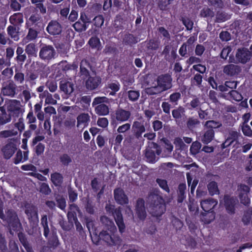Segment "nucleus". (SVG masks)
Here are the masks:
<instances>
[{
    "mask_svg": "<svg viewBox=\"0 0 252 252\" xmlns=\"http://www.w3.org/2000/svg\"><path fill=\"white\" fill-rule=\"evenodd\" d=\"M158 190L150 192L147 197L148 211L151 216L159 219L166 211V205L162 196L159 194Z\"/></svg>",
    "mask_w": 252,
    "mask_h": 252,
    "instance_id": "f257e3e1",
    "label": "nucleus"
},
{
    "mask_svg": "<svg viewBox=\"0 0 252 252\" xmlns=\"http://www.w3.org/2000/svg\"><path fill=\"white\" fill-rule=\"evenodd\" d=\"M149 126V122L145 121L142 115L138 114L131 126V130L133 138L139 142H143L144 140L142 135L146 132L147 127Z\"/></svg>",
    "mask_w": 252,
    "mask_h": 252,
    "instance_id": "f03ea898",
    "label": "nucleus"
},
{
    "mask_svg": "<svg viewBox=\"0 0 252 252\" xmlns=\"http://www.w3.org/2000/svg\"><path fill=\"white\" fill-rule=\"evenodd\" d=\"M116 231L117 229L111 231L109 228L103 229L99 233H97V236H94L97 239L95 242L92 237V241L96 245L98 244V242L99 240L103 241L107 245L111 246L119 245L121 240L119 236L115 234Z\"/></svg>",
    "mask_w": 252,
    "mask_h": 252,
    "instance_id": "7ed1b4c3",
    "label": "nucleus"
},
{
    "mask_svg": "<svg viewBox=\"0 0 252 252\" xmlns=\"http://www.w3.org/2000/svg\"><path fill=\"white\" fill-rule=\"evenodd\" d=\"M131 115L130 111L118 107L111 114V125L115 127L118 125L127 121Z\"/></svg>",
    "mask_w": 252,
    "mask_h": 252,
    "instance_id": "20e7f679",
    "label": "nucleus"
},
{
    "mask_svg": "<svg viewBox=\"0 0 252 252\" xmlns=\"http://www.w3.org/2000/svg\"><path fill=\"white\" fill-rule=\"evenodd\" d=\"M161 153L160 146L157 143L151 142L149 144L145 150L146 161L150 163H155L158 159L156 155L159 156Z\"/></svg>",
    "mask_w": 252,
    "mask_h": 252,
    "instance_id": "39448f33",
    "label": "nucleus"
},
{
    "mask_svg": "<svg viewBox=\"0 0 252 252\" xmlns=\"http://www.w3.org/2000/svg\"><path fill=\"white\" fill-rule=\"evenodd\" d=\"M172 79L169 74H164L159 75L157 78V84L161 91L164 92L172 87Z\"/></svg>",
    "mask_w": 252,
    "mask_h": 252,
    "instance_id": "423d86ee",
    "label": "nucleus"
},
{
    "mask_svg": "<svg viewBox=\"0 0 252 252\" xmlns=\"http://www.w3.org/2000/svg\"><path fill=\"white\" fill-rule=\"evenodd\" d=\"M224 206L226 212L229 214H234L235 212V207L239 201L237 197L225 194L223 197Z\"/></svg>",
    "mask_w": 252,
    "mask_h": 252,
    "instance_id": "0eeeda50",
    "label": "nucleus"
},
{
    "mask_svg": "<svg viewBox=\"0 0 252 252\" xmlns=\"http://www.w3.org/2000/svg\"><path fill=\"white\" fill-rule=\"evenodd\" d=\"M56 53L54 48L52 45H43L40 49L39 56L45 61H50L55 58Z\"/></svg>",
    "mask_w": 252,
    "mask_h": 252,
    "instance_id": "6e6552de",
    "label": "nucleus"
},
{
    "mask_svg": "<svg viewBox=\"0 0 252 252\" xmlns=\"http://www.w3.org/2000/svg\"><path fill=\"white\" fill-rule=\"evenodd\" d=\"M7 249L6 241L5 237L0 234V252H20L17 244L13 240H10ZM22 252H25L22 250Z\"/></svg>",
    "mask_w": 252,
    "mask_h": 252,
    "instance_id": "1a4fd4ad",
    "label": "nucleus"
},
{
    "mask_svg": "<svg viewBox=\"0 0 252 252\" xmlns=\"http://www.w3.org/2000/svg\"><path fill=\"white\" fill-rule=\"evenodd\" d=\"M17 150V144L14 140H10L1 148L3 158L10 159Z\"/></svg>",
    "mask_w": 252,
    "mask_h": 252,
    "instance_id": "9d476101",
    "label": "nucleus"
},
{
    "mask_svg": "<svg viewBox=\"0 0 252 252\" xmlns=\"http://www.w3.org/2000/svg\"><path fill=\"white\" fill-rule=\"evenodd\" d=\"M91 22L90 18L88 17L85 13H81L79 19L74 24L73 27L77 32L85 31Z\"/></svg>",
    "mask_w": 252,
    "mask_h": 252,
    "instance_id": "9b49d317",
    "label": "nucleus"
},
{
    "mask_svg": "<svg viewBox=\"0 0 252 252\" xmlns=\"http://www.w3.org/2000/svg\"><path fill=\"white\" fill-rule=\"evenodd\" d=\"M114 199L118 204L126 205L128 203V198L124 190L120 188H116L114 190Z\"/></svg>",
    "mask_w": 252,
    "mask_h": 252,
    "instance_id": "f8f14e48",
    "label": "nucleus"
},
{
    "mask_svg": "<svg viewBox=\"0 0 252 252\" xmlns=\"http://www.w3.org/2000/svg\"><path fill=\"white\" fill-rule=\"evenodd\" d=\"M85 81L86 88L89 91H93L96 89L101 82V79L99 76L94 74V76H90Z\"/></svg>",
    "mask_w": 252,
    "mask_h": 252,
    "instance_id": "ddd939ff",
    "label": "nucleus"
},
{
    "mask_svg": "<svg viewBox=\"0 0 252 252\" xmlns=\"http://www.w3.org/2000/svg\"><path fill=\"white\" fill-rule=\"evenodd\" d=\"M25 213L27 216L30 223L38 221V213L37 209L33 205L27 204L25 205Z\"/></svg>",
    "mask_w": 252,
    "mask_h": 252,
    "instance_id": "4468645a",
    "label": "nucleus"
},
{
    "mask_svg": "<svg viewBox=\"0 0 252 252\" xmlns=\"http://www.w3.org/2000/svg\"><path fill=\"white\" fill-rule=\"evenodd\" d=\"M135 211L137 217L140 220H144L147 216L145 207V201L142 198H138L136 201Z\"/></svg>",
    "mask_w": 252,
    "mask_h": 252,
    "instance_id": "2eb2a0df",
    "label": "nucleus"
},
{
    "mask_svg": "<svg viewBox=\"0 0 252 252\" xmlns=\"http://www.w3.org/2000/svg\"><path fill=\"white\" fill-rule=\"evenodd\" d=\"M1 92L3 95L14 97L17 93V86L13 81H10L2 87Z\"/></svg>",
    "mask_w": 252,
    "mask_h": 252,
    "instance_id": "dca6fc26",
    "label": "nucleus"
},
{
    "mask_svg": "<svg viewBox=\"0 0 252 252\" xmlns=\"http://www.w3.org/2000/svg\"><path fill=\"white\" fill-rule=\"evenodd\" d=\"M33 27L34 28L42 30L43 28V23L41 17L38 14H32L29 19V23H27V26Z\"/></svg>",
    "mask_w": 252,
    "mask_h": 252,
    "instance_id": "f3484780",
    "label": "nucleus"
},
{
    "mask_svg": "<svg viewBox=\"0 0 252 252\" xmlns=\"http://www.w3.org/2000/svg\"><path fill=\"white\" fill-rule=\"evenodd\" d=\"M91 63L86 60H82L80 64L79 75L81 78L85 80L90 76V69H91Z\"/></svg>",
    "mask_w": 252,
    "mask_h": 252,
    "instance_id": "a211bd4d",
    "label": "nucleus"
},
{
    "mask_svg": "<svg viewBox=\"0 0 252 252\" xmlns=\"http://www.w3.org/2000/svg\"><path fill=\"white\" fill-rule=\"evenodd\" d=\"M46 31L51 35H59L62 31V27L58 22L52 20L49 23Z\"/></svg>",
    "mask_w": 252,
    "mask_h": 252,
    "instance_id": "6ab92c4d",
    "label": "nucleus"
},
{
    "mask_svg": "<svg viewBox=\"0 0 252 252\" xmlns=\"http://www.w3.org/2000/svg\"><path fill=\"white\" fill-rule=\"evenodd\" d=\"M251 53L245 48L239 49L237 52L236 57L240 63H245L250 60Z\"/></svg>",
    "mask_w": 252,
    "mask_h": 252,
    "instance_id": "aec40b11",
    "label": "nucleus"
},
{
    "mask_svg": "<svg viewBox=\"0 0 252 252\" xmlns=\"http://www.w3.org/2000/svg\"><path fill=\"white\" fill-rule=\"evenodd\" d=\"M217 204V200L213 198H209L200 202L201 207L204 212L214 211Z\"/></svg>",
    "mask_w": 252,
    "mask_h": 252,
    "instance_id": "412c9836",
    "label": "nucleus"
},
{
    "mask_svg": "<svg viewBox=\"0 0 252 252\" xmlns=\"http://www.w3.org/2000/svg\"><path fill=\"white\" fill-rule=\"evenodd\" d=\"M185 113V109L181 106H179L172 111V115L173 118L175 120L177 123L178 122L179 123L180 122L182 123L181 122L182 119L183 120V122L185 121V119L187 118Z\"/></svg>",
    "mask_w": 252,
    "mask_h": 252,
    "instance_id": "4be33fe9",
    "label": "nucleus"
},
{
    "mask_svg": "<svg viewBox=\"0 0 252 252\" xmlns=\"http://www.w3.org/2000/svg\"><path fill=\"white\" fill-rule=\"evenodd\" d=\"M115 214V220L118 227L119 231L121 233H123L126 228L125 224L124 222V220L120 209H116L114 212Z\"/></svg>",
    "mask_w": 252,
    "mask_h": 252,
    "instance_id": "5701e85b",
    "label": "nucleus"
},
{
    "mask_svg": "<svg viewBox=\"0 0 252 252\" xmlns=\"http://www.w3.org/2000/svg\"><path fill=\"white\" fill-rule=\"evenodd\" d=\"M59 87L61 91L66 94H71L74 91V84L65 79L60 81Z\"/></svg>",
    "mask_w": 252,
    "mask_h": 252,
    "instance_id": "b1692460",
    "label": "nucleus"
},
{
    "mask_svg": "<svg viewBox=\"0 0 252 252\" xmlns=\"http://www.w3.org/2000/svg\"><path fill=\"white\" fill-rule=\"evenodd\" d=\"M223 71L226 75L233 76L239 74L241 68L238 65L229 64L224 66Z\"/></svg>",
    "mask_w": 252,
    "mask_h": 252,
    "instance_id": "393cba45",
    "label": "nucleus"
},
{
    "mask_svg": "<svg viewBox=\"0 0 252 252\" xmlns=\"http://www.w3.org/2000/svg\"><path fill=\"white\" fill-rule=\"evenodd\" d=\"M215 215L214 211H206L200 214V220L205 224H209L215 220Z\"/></svg>",
    "mask_w": 252,
    "mask_h": 252,
    "instance_id": "a878e982",
    "label": "nucleus"
},
{
    "mask_svg": "<svg viewBox=\"0 0 252 252\" xmlns=\"http://www.w3.org/2000/svg\"><path fill=\"white\" fill-rule=\"evenodd\" d=\"M120 89V85L118 81L111 82L107 84L105 87V91L109 93L110 95H115Z\"/></svg>",
    "mask_w": 252,
    "mask_h": 252,
    "instance_id": "bb28decb",
    "label": "nucleus"
},
{
    "mask_svg": "<svg viewBox=\"0 0 252 252\" xmlns=\"http://www.w3.org/2000/svg\"><path fill=\"white\" fill-rule=\"evenodd\" d=\"M215 131L213 129L204 128V131L201 137V141L204 144L210 143L214 138Z\"/></svg>",
    "mask_w": 252,
    "mask_h": 252,
    "instance_id": "cd10ccee",
    "label": "nucleus"
},
{
    "mask_svg": "<svg viewBox=\"0 0 252 252\" xmlns=\"http://www.w3.org/2000/svg\"><path fill=\"white\" fill-rule=\"evenodd\" d=\"M19 28L15 26H9L7 28V34L14 41L19 39Z\"/></svg>",
    "mask_w": 252,
    "mask_h": 252,
    "instance_id": "c85d7f7f",
    "label": "nucleus"
},
{
    "mask_svg": "<svg viewBox=\"0 0 252 252\" xmlns=\"http://www.w3.org/2000/svg\"><path fill=\"white\" fill-rule=\"evenodd\" d=\"M8 115L14 118H18L22 113V110L20 107L13 103H10L7 107Z\"/></svg>",
    "mask_w": 252,
    "mask_h": 252,
    "instance_id": "c756f323",
    "label": "nucleus"
},
{
    "mask_svg": "<svg viewBox=\"0 0 252 252\" xmlns=\"http://www.w3.org/2000/svg\"><path fill=\"white\" fill-rule=\"evenodd\" d=\"M186 185L184 183H181L178 186L177 195V202L178 203H182L186 198Z\"/></svg>",
    "mask_w": 252,
    "mask_h": 252,
    "instance_id": "7c9ffc66",
    "label": "nucleus"
},
{
    "mask_svg": "<svg viewBox=\"0 0 252 252\" xmlns=\"http://www.w3.org/2000/svg\"><path fill=\"white\" fill-rule=\"evenodd\" d=\"M63 175L59 172H55L51 174V181L56 187H60L63 182Z\"/></svg>",
    "mask_w": 252,
    "mask_h": 252,
    "instance_id": "2f4dec72",
    "label": "nucleus"
},
{
    "mask_svg": "<svg viewBox=\"0 0 252 252\" xmlns=\"http://www.w3.org/2000/svg\"><path fill=\"white\" fill-rule=\"evenodd\" d=\"M100 221L104 225L103 229L109 228L111 231L116 230V227L114 224L113 221L110 220L106 216H103L100 217Z\"/></svg>",
    "mask_w": 252,
    "mask_h": 252,
    "instance_id": "473e14b6",
    "label": "nucleus"
},
{
    "mask_svg": "<svg viewBox=\"0 0 252 252\" xmlns=\"http://www.w3.org/2000/svg\"><path fill=\"white\" fill-rule=\"evenodd\" d=\"M26 53L24 52L23 47L18 46L16 49V61L20 64H23L27 59Z\"/></svg>",
    "mask_w": 252,
    "mask_h": 252,
    "instance_id": "72a5a7b5",
    "label": "nucleus"
},
{
    "mask_svg": "<svg viewBox=\"0 0 252 252\" xmlns=\"http://www.w3.org/2000/svg\"><path fill=\"white\" fill-rule=\"evenodd\" d=\"M9 21L12 26H17L23 22V15L20 13H15L10 17Z\"/></svg>",
    "mask_w": 252,
    "mask_h": 252,
    "instance_id": "f704fd0d",
    "label": "nucleus"
},
{
    "mask_svg": "<svg viewBox=\"0 0 252 252\" xmlns=\"http://www.w3.org/2000/svg\"><path fill=\"white\" fill-rule=\"evenodd\" d=\"M200 124L199 120L193 117H189L186 122L187 127L190 130H193L196 128L200 125Z\"/></svg>",
    "mask_w": 252,
    "mask_h": 252,
    "instance_id": "c9c22d12",
    "label": "nucleus"
},
{
    "mask_svg": "<svg viewBox=\"0 0 252 252\" xmlns=\"http://www.w3.org/2000/svg\"><path fill=\"white\" fill-rule=\"evenodd\" d=\"M41 30L36 29L34 28L33 27H31L28 28V33L26 36V38L29 41H32L35 39L39 32Z\"/></svg>",
    "mask_w": 252,
    "mask_h": 252,
    "instance_id": "e433bc0d",
    "label": "nucleus"
},
{
    "mask_svg": "<svg viewBox=\"0 0 252 252\" xmlns=\"http://www.w3.org/2000/svg\"><path fill=\"white\" fill-rule=\"evenodd\" d=\"M123 42L125 45L131 46L138 42L137 37L131 33H127L124 35Z\"/></svg>",
    "mask_w": 252,
    "mask_h": 252,
    "instance_id": "4c0bfd02",
    "label": "nucleus"
},
{
    "mask_svg": "<svg viewBox=\"0 0 252 252\" xmlns=\"http://www.w3.org/2000/svg\"><path fill=\"white\" fill-rule=\"evenodd\" d=\"M226 94V96L232 101H240L243 98L242 94L236 90H232Z\"/></svg>",
    "mask_w": 252,
    "mask_h": 252,
    "instance_id": "58836bf2",
    "label": "nucleus"
},
{
    "mask_svg": "<svg viewBox=\"0 0 252 252\" xmlns=\"http://www.w3.org/2000/svg\"><path fill=\"white\" fill-rule=\"evenodd\" d=\"M95 111L98 115L105 116L108 114L109 109L107 105L101 104L97 105L95 108Z\"/></svg>",
    "mask_w": 252,
    "mask_h": 252,
    "instance_id": "ea45409f",
    "label": "nucleus"
},
{
    "mask_svg": "<svg viewBox=\"0 0 252 252\" xmlns=\"http://www.w3.org/2000/svg\"><path fill=\"white\" fill-rule=\"evenodd\" d=\"M207 189L209 194L213 196L215 194H219L220 192L217 183L214 181H211L207 185Z\"/></svg>",
    "mask_w": 252,
    "mask_h": 252,
    "instance_id": "a19ab883",
    "label": "nucleus"
},
{
    "mask_svg": "<svg viewBox=\"0 0 252 252\" xmlns=\"http://www.w3.org/2000/svg\"><path fill=\"white\" fill-rule=\"evenodd\" d=\"M77 126L81 124L87 126L90 121V117L88 113H81L77 117Z\"/></svg>",
    "mask_w": 252,
    "mask_h": 252,
    "instance_id": "79ce46f5",
    "label": "nucleus"
},
{
    "mask_svg": "<svg viewBox=\"0 0 252 252\" xmlns=\"http://www.w3.org/2000/svg\"><path fill=\"white\" fill-rule=\"evenodd\" d=\"M40 224L43 228V235L46 238H47L50 230L48 227V219L46 215L42 216Z\"/></svg>",
    "mask_w": 252,
    "mask_h": 252,
    "instance_id": "37998d69",
    "label": "nucleus"
},
{
    "mask_svg": "<svg viewBox=\"0 0 252 252\" xmlns=\"http://www.w3.org/2000/svg\"><path fill=\"white\" fill-rule=\"evenodd\" d=\"M25 52L29 57H36L37 49L34 43H30L26 46Z\"/></svg>",
    "mask_w": 252,
    "mask_h": 252,
    "instance_id": "c03bdc74",
    "label": "nucleus"
},
{
    "mask_svg": "<svg viewBox=\"0 0 252 252\" xmlns=\"http://www.w3.org/2000/svg\"><path fill=\"white\" fill-rule=\"evenodd\" d=\"M222 126V124L220 122L214 120H209L205 122L204 127L208 129H214L220 128Z\"/></svg>",
    "mask_w": 252,
    "mask_h": 252,
    "instance_id": "a18cd8bd",
    "label": "nucleus"
},
{
    "mask_svg": "<svg viewBox=\"0 0 252 252\" xmlns=\"http://www.w3.org/2000/svg\"><path fill=\"white\" fill-rule=\"evenodd\" d=\"M59 241L56 232H53L51 236L48 240V244L51 248H55L59 245Z\"/></svg>",
    "mask_w": 252,
    "mask_h": 252,
    "instance_id": "49530a36",
    "label": "nucleus"
},
{
    "mask_svg": "<svg viewBox=\"0 0 252 252\" xmlns=\"http://www.w3.org/2000/svg\"><path fill=\"white\" fill-rule=\"evenodd\" d=\"M247 123V121H244L241 126V130L245 136L251 137H252V129Z\"/></svg>",
    "mask_w": 252,
    "mask_h": 252,
    "instance_id": "de8ad7c7",
    "label": "nucleus"
},
{
    "mask_svg": "<svg viewBox=\"0 0 252 252\" xmlns=\"http://www.w3.org/2000/svg\"><path fill=\"white\" fill-rule=\"evenodd\" d=\"M86 226L90 233L92 235V233L94 234V237L97 236V232L96 228L94 226V222L92 220H87L86 221Z\"/></svg>",
    "mask_w": 252,
    "mask_h": 252,
    "instance_id": "09e8293b",
    "label": "nucleus"
},
{
    "mask_svg": "<svg viewBox=\"0 0 252 252\" xmlns=\"http://www.w3.org/2000/svg\"><path fill=\"white\" fill-rule=\"evenodd\" d=\"M60 161L64 166H67L72 162V158L67 154H63L60 157Z\"/></svg>",
    "mask_w": 252,
    "mask_h": 252,
    "instance_id": "8fccbe9b",
    "label": "nucleus"
},
{
    "mask_svg": "<svg viewBox=\"0 0 252 252\" xmlns=\"http://www.w3.org/2000/svg\"><path fill=\"white\" fill-rule=\"evenodd\" d=\"M88 44L92 48L96 49L98 48L100 46V41L98 37L94 36L90 38Z\"/></svg>",
    "mask_w": 252,
    "mask_h": 252,
    "instance_id": "3c124183",
    "label": "nucleus"
},
{
    "mask_svg": "<svg viewBox=\"0 0 252 252\" xmlns=\"http://www.w3.org/2000/svg\"><path fill=\"white\" fill-rule=\"evenodd\" d=\"M203 76L200 74L196 73L191 79L192 85L200 87L202 85Z\"/></svg>",
    "mask_w": 252,
    "mask_h": 252,
    "instance_id": "603ef678",
    "label": "nucleus"
},
{
    "mask_svg": "<svg viewBox=\"0 0 252 252\" xmlns=\"http://www.w3.org/2000/svg\"><path fill=\"white\" fill-rule=\"evenodd\" d=\"M181 98V94L180 92H175L171 94L169 98L170 102L174 105H177L178 104L179 100Z\"/></svg>",
    "mask_w": 252,
    "mask_h": 252,
    "instance_id": "864d4df0",
    "label": "nucleus"
},
{
    "mask_svg": "<svg viewBox=\"0 0 252 252\" xmlns=\"http://www.w3.org/2000/svg\"><path fill=\"white\" fill-rule=\"evenodd\" d=\"M18 219L16 213L12 210H8L6 212V216H5L4 221H6L7 223L16 220Z\"/></svg>",
    "mask_w": 252,
    "mask_h": 252,
    "instance_id": "5fc2aeb1",
    "label": "nucleus"
},
{
    "mask_svg": "<svg viewBox=\"0 0 252 252\" xmlns=\"http://www.w3.org/2000/svg\"><path fill=\"white\" fill-rule=\"evenodd\" d=\"M200 15L201 17L212 18L214 16V12L212 9L208 7H204L200 11Z\"/></svg>",
    "mask_w": 252,
    "mask_h": 252,
    "instance_id": "6e6d98bb",
    "label": "nucleus"
},
{
    "mask_svg": "<svg viewBox=\"0 0 252 252\" xmlns=\"http://www.w3.org/2000/svg\"><path fill=\"white\" fill-rule=\"evenodd\" d=\"M156 182L161 189L166 192L169 193L170 189L166 180L158 178L156 179Z\"/></svg>",
    "mask_w": 252,
    "mask_h": 252,
    "instance_id": "4d7b16f0",
    "label": "nucleus"
},
{
    "mask_svg": "<svg viewBox=\"0 0 252 252\" xmlns=\"http://www.w3.org/2000/svg\"><path fill=\"white\" fill-rule=\"evenodd\" d=\"M146 92L149 95L158 94L163 92V91H161L159 87H158V84L155 86L147 88L146 89Z\"/></svg>",
    "mask_w": 252,
    "mask_h": 252,
    "instance_id": "13d9d810",
    "label": "nucleus"
},
{
    "mask_svg": "<svg viewBox=\"0 0 252 252\" xmlns=\"http://www.w3.org/2000/svg\"><path fill=\"white\" fill-rule=\"evenodd\" d=\"M252 215V210L249 209L245 212L244 214L242 217V221L245 225H248L250 223L251 220Z\"/></svg>",
    "mask_w": 252,
    "mask_h": 252,
    "instance_id": "bf43d9fd",
    "label": "nucleus"
},
{
    "mask_svg": "<svg viewBox=\"0 0 252 252\" xmlns=\"http://www.w3.org/2000/svg\"><path fill=\"white\" fill-rule=\"evenodd\" d=\"M127 93L128 98L131 101L137 100L140 96V93L138 91L130 90L128 91Z\"/></svg>",
    "mask_w": 252,
    "mask_h": 252,
    "instance_id": "052dcab7",
    "label": "nucleus"
},
{
    "mask_svg": "<svg viewBox=\"0 0 252 252\" xmlns=\"http://www.w3.org/2000/svg\"><path fill=\"white\" fill-rule=\"evenodd\" d=\"M26 120L28 124L35 125L34 123L36 122V118L33 115V112L32 108L30 109L27 116Z\"/></svg>",
    "mask_w": 252,
    "mask_h": 252,
    "instance_id": "680f3d73",
    "label": "nucleus"
},
{
    "mask_svg": "<svg viewBox=\"0 0 252 252\" xmlns=\"http://www.w3.org/2000/svg\"><path fill=\"white\" fill-rule=\"evenodd\" d=\"M104 102H108V98L107 97L105 96H97L94 99L92 105L93 106L96 105H98L99 104H104L103 103Z\"/></svg>",
    "mask_w": 252,
    "mask_h": 252,
    "instance_id": "e2e57ef3",
    "label": "nucleus"
},
{
    "mask_svg": "<svg viewBox=\"0 0 252 252\" xmlns=\"http://www.w3.org/2000/svg\"><path fill=\"white\" fill-rule=\"evenodd\" d=\"M104 21V18L101 15L96 16L93 19L94 25L97 28H100L103 25Z\"/></svg>",
    "mask_w": 252,
    "mask_h": 252,
    "instance_id": "0e129e2a",
    "label": "nucleus"
},
{
    "mask_svg": "<svg viewBox=\"0 0 252 252\" xmlns=\"http://www.w3.org/2000/svg\"><path fill=\"white\" fill-rule=\"evenodd\" d=\"M197 33H193V35L190 36L189 38L187 40L186 42H184V43H187V46H188L189 50H192L194 47L193 43L197 40Z\"/></svg>",
    "mask_w": 252,
    "mask_h": 252,
    "instance_id": "69168bd1",
    "label": "nucleus"
},
{
    "mask_svg": "<svg viewBox=\"0 0 252 252\" xmlns=\"http://www.w3.org/2000/svg\"><path fill=\"white\" fill-rule=\"evenodd\" d=\"M182 21L183 25L186 27L187 30L191 31L193 28V22L188 18H182Z\"/></svg>",
    "mask_w": 252,
    "mask_h": 252,
    "instance_id": "338daca9",
    "label": "nucleus"
},
{
    "mask_svg": "<svg viewBox=\"0 0 252 252\" xmlns=\"http://www.w3.org/2000/svg\"><path fill=\"white\" fill-rule=\"evenodd\" d=\"M40 192L45 195H49L51 192V189L47 183H42L40 186Z\"/></svg>",
    "mask_w": 252,
    "mask_h": 252,
    "instance_id": "774afa93",
    "label": "nucleus"
}]
</instances>
